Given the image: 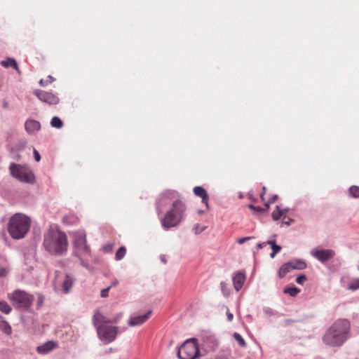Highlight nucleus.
<instances>
[{
	"mask_svg": "<svg viewBox=\"0 0 359 359\" xmlns=\"http://www.w3.org/2000/svg\"><path fill=\"white\" fill-rule=\"evenodd\" d=\"M43 246L50 255L62 256L68 248L67 235L58 229L51 227L44 234Z\"/></svg>",
	"mask_w": 359,
	"mask_h": 359,
	"instance_id": "1",
	"label": "nucleus"
},
{
	"mask_svg": "<svg viewBox=\"0 0 359 359\" xmlns=\"http://www.w3.org/2000/svg\"><path fill=\"white\" fill-rule=\"evenodd\" d=\"M350 328L348 320L338 319L327 329L323 341L330 346H341L349 338Z\"/></svg>",
	"mask_w": 359,
	"mask_h": 359,
	"instance_id": "2",
	"label": "nucleus"
},
{
	"mask_svg": "<svg viewBox=\"0 0 359 359\" xmlns=\"http://www.w3.org/2000/svg\"><path fill=\"white\" fill-rule=\"evenodd\" d=\"M30 225L31 219L29 217L22 213H15L9 220L8 231L13 239L19 240L27 235Z\"/></svg>",
	"mask_w": 359,
	"mask_h": 359,
	"instance_id": "3",
	"label": "nucleus"
},
{
	"mask_svg": "<svg viewBox=\"0 0 359 359\" xmlns=\"http://www.w3.org/2000/svg\"><path fill=\"white\" fill-rule=\"evenodd\" d=\"M184 203L176 199L172 203V208L168 210L164 217L161 219V224L165 229L177 226L184 218L186 211Z\"/></svg>",
	"mask_w": 359,
	"mask_h": 359,
	"instance_id": "4",
	"label": "nucleus"
},
{
	"mask_svg": "<svg viewBox=\"0 0 359 359\" xmlns=\"http://www.w3.org/2000/svg\"><path fill=\"white\" fill-rule=\"evenodd\" d=\"M7 297L15 309L23 311H28L34 300V295L20 289L8 293Z\"/></svg>",
	"mask_w": 359,
	"mask_h": 359,
	"instance_id": "5",
	"label": "nucleus"
},
{
	"mask_svg": "<svg viewBox=\"0 0 359 359\" xmlns=\"http://www.w3.org/2000/svg\"><path fill=\"white\" fill-rule=\"evenodd\" d=\"M9 170L11 176L22 182L29 184H34L35 182V176L33 172L27 167L11 163L9 166Z\"/></svg>",
	"mask_w": 359,
	"mask_h": 359,
	"instance_id": "6",
	"label": "nucleus"
},
{
	"mask_svg": "<svg viewBox=\"0 0 359 359\" xmlns=\"http://www.w3.org/2000/svg\"><path fill=\"white\" fill-rule=\"evenodd\" d=\"M198 355L199 349L195 339L185 341L177 351L180 359H196Z\"/></svg>",
	"mask_w": 359,
	"mask_h": 359,
	"instance_id": "7",
	"label": "nucleus"
},
{
	"mask_svg": "<svg viewBox=\"0 0 359 359\" xmlns=\"http://www.w3.org/2000/svg\"><path fill=\"white\" fill-rule=\"evenodd\" d=\"M74 247L75 249V255H88L90 250L87 245L86 235L83 231H78L74 233Z\"/></svg>",
	"mask_w": 359,
	"mask_h": 359,
	"instance_id": "8",
	"label": "nucleus"
},
{
	"mask_svg": "<svg viewBox=\"0 0 359 359\" xmlns=\"http://www.w3.org/2000/svg\"><path fill=\"white\" fill-rule=\"evenodd\" d=\"M97 332L99 339L104 344L111 343L115 340L118 332V327L108 325H100L97 326Z\"/></svg>",
	"mask_w": 359,
	"mask_h": 359,
	"instance_id": "9",
	"label": "nucleus"
},
{
	"mask_svg": "<svg viewBox=\"0 0 359 359\" xmlns=\"http://www.w3.org/2000/svg\"><path fill=\"white\" fill-rule=\"evenodd\" d=\"M310 254L322 264H325L335 256V252L330 249L318 250L314 248L311 250Z\"/></svg>",
	"mask_w": 359,
	"mask_h": 359,
	"instance_id": "10",
	"label": "nucleus"
},
{
	"mask_svg": "<svg viewBox=\"0 0 359 359\" xmlns=\"http://www.w3.org/2000/svg\"><path fill=\"white\" fill-rule=\"evenodd\" d=\"M177 196V192L173 190H168L163 192L156 202V210L158 212V213L161 212V206H163L168 201L176 198Z\"/></svg>",
	"mask_w": 359,
	"mask_h": 359,
	"instance_id": "11",
	"label": "nucleus"
},
{
	"mask_svg": "<svg viewBox=\"0 0 359 359\" xmlns=\"http://www.w3.org/2000/svg\"><path fill=\"white\" fill-rule=\"evenodd\" d=\"M34 93L43 102L48 104H57L59 103L60 99L52 93L36 90Z\"/></svg>",
	"mask_w": 359,
	"mask_h": 359,
	"instance_id": "12",
	"label": "nucleus"
},
{
	"mask_svg": "<svg viewBox=\"0 0 359 359\" xmlns=\"http://www.w3.org/2000/svg\"><path fill=\"white\" fill-rule=\"evenodd\" d=\"M151 314V311H149L143 315L130 317L128 322V325L130 327L141 325L149 318Z\"/></svg>",
	"mask_w": 359,
	"mask_h": 359,
	"instance_id": "13",
	"label": "nucleus"
},
{
	"mask_svg": "<svg viewBox=\"0 0 359 359\" xmlns=\"http://www.w3.org/2000/svg\"><path fill=\"white\" fill-rule=\"evenodd\" d=\"M25 128L27 133L34 134L41 129V123L34 119H27L25 123Z\"/></svg>",
	"mask_w": 359,
	"mask_h": 359,
	"instance_id": "14",
	"label": "nucleus"
},
{
	"mask_svg": "<svg viewBox=\"0 0 359 359\" xmlns=\"http://www.w3.org/2000/svg\"><path fill=\"white\" fill-rule=\"evenodd\" d=\"M93 323L95 328L100 325L110 324V319L102 314L98 310L95 311L93 317Z\"/></svg>",
	"mask_w": 359,
	"mask_h": 359,
	"instance_id": "15",
	"label": "nucleus"
},
{
	"mask_svg": "<svg viewBox=\"0 0 359 359\" xmlns=\"http://www.w3.org/2000/svg\"><path fill=\"white\" fill-rule=\"evenodd\" d=\"M57 343L53 341H48L37 346L36 351L39 354H47L57 347Z\"/></svg>",
	"mask_w": 359,
	"mask_h": 359,
	"instance_id": "16",
	"label": "nucleus"
},
{
	"mask_svg": "<svg viewBox=\"0 0 359 359\" xmlns=\"http://www.w3.org/2000/svg\"><path fill=\"white\" fill-rule=\"evenodd\" d=\"M193 191L196 196L202 198V203H204L207 208H208L209 196L206 190L202 187L197 186L194 188Z\"/></svg>",
	"mask_w": 359,
	"mask_h": 359,
	"instance_id": "17",
	"label": "nucleus"
},
{
	"mask_svg": "<svg viewBox=\"0 0 359 359\" xmlns=\"http://www.w3.org/2000/svg\"><path fill=\"white\" fill-rule=\"evenodd\" d=\"M245 281V276L243 273H237L233 277V284L234 289L236 291H239L242 287L243 286V284Z\"/></svg>",
	"mask_w": 359,
	"mask_h": 359,
	"instance_id": "18",
	"label": "nucleus"
},
{
	"mask_svg": "<svg viewBox=\"0 0 359 359\" xmlns=\"http://www.w3.org/2000/svg\"><path fill=\"white\" fill-rule=\"evenodd\" d=\"M74 284V278L70 275L64 276L62 281V288L65 293H68Z\"/></svg>",
	"mask_w": 359,
	"mask_h": 359,
	"instance_id": "19",
	"label": "nucleus"
},
{
	"mask_svg": "<svg viewBox=\"0 0 359 359\" xmlns=\"http://www.w3.org/2000/svg\"><path fill=\"white\" fill-rule=\"evenodd\" d=\"M292 270H304L307 268L306 262L302 259H294L290 261Z\"/></svg>",
	"mask_w": 359,
	"mask_h": 359,
	"instance_id": "20",
	"label": "nucleus"
},
{
	"mask_svg": "<svg viewBox=\"0 0 359 359\" xmlns=\"http://www.w3.org/2000/svg\"><path fill=\"white\" fill-rule=\"evenodd\" d=\"M1 65L3 66L4 67H12L13 68H14L19 74L20 73V71L19 69V67H18V63L16 62V60L13 58H11V57H7L6 60H2L1 62H0Z\"/></svg>",
	"mask_w": 359,
	"mask_h": 359,
	"instance_id": "21",
	"label": "nucleus"
},
{
	"mask_svg": "<svg viewBox=\"0 0 359 359\" xmlns=\"http://www.w3.org/2000/svg\"><path fill=\"white\" fill-rule=\"evenodd\" d=\"M292 270L290 262L283 264L278 270V276L280 278H284L287 273Z\"/></svg>",
	"mask_w": 359,
	"mask_h": 359,
	"instance_id": "22",
	"label": "nucleus"
},
{
	"mask_svg": "<svg viewBox=\"0 0 359 359\" xmlns=\"http://www.w3.org/2000/svg\"><path fill=\"white\" fill-rule=\"evenodd\" d=\"M0 330L7 335H10L12 333L11 326L4 319L0 321Z\"/></svg>",
	"mask_w": 359,
	"mask_h": 359,
	"instance_id": "23",
	"label": "nucleus"
},
{
	"mask_svg": "<svg viewBox=\"0 0 359 359\" xmlns=\"http://www.w3.org/2000/svg\"><path fill=\"white\" fill-rule=\"evenodd\" d=\"M12 311L11 306L5 301H0V311L9 314Z\"/></svg>",
	"mask_w": 359,
	"mask_h": 359,
	"instance_id": "24",
	"label": "nucleus"
},
{
	"mask_svg": "<svg viewBox=\"0 0 359 359\" xmlns=\"http://www.w3.org/2000/svg\"><path fill=\"white\" fill-rule=\"evenodd\" d=\"M50 125L53 128L60 129L63 126V123L59 117L54 116L50 121Z\"/></svg>",
	"mask_w": 359,
	"mask_h": 359,
	"instance_id": "25",
	"label": "nucleus"
},
{
	"mask_svg": "<svg viewBox=\"0 0 359 359\" xmlns=\"http://www.w3.org/2000/svg\"><path fill=\"white\" fill-rule=\"evenodd\" d=\"M299 292H300V290L296 287H285L283 290V292L285 294H288L291 297H295Z\"/></svg>",
	"mask_w": 359,
	"mask_h": 359,
	"instance_id": "26",
	"label": "nucleus"
},
{
	"mask_svg": "<svg viewBox=\"0 0 359 359\" xmlns=\"http://www.w3.org/2000/svg\"><path fill=\"white\" fill-rule=\"evenodd\" d=\"M271 217L275 221L278 220L281 217H283V211H281L279 205L276 207V210L273 211L271 213Z\"/></svg>",
	"mask_w": 359,
	"mask_h": 359,
	"instance_id": "27",
	"label": "nucleus"
},
{
	"mask_svg": "<svg viewBox=\"0 0 359 359\" xmlns=\"http://www.w3.org/2000/svg\"><path fill=\"white\" fill-rule=\"evenodd\" d=\"M348 194L350 196L353 198H359V187L358 186H351L348 189Z\"/></svg>",
	"mask_w": 359,
	"mask_h": 359,
	"instance_id": "28",
	"label": "nucleus"
},
{
	"mask_svg": "<svg viewBox=\"0 0 359 359\" xmlns=\"http://www.w3.org/2000/svg\"><path fill=\"white\" fill-rule=\"evenodd\" d=\"M126 249L125 247L122 246V247L119 248L115 255L116 260L119 261V260L122 259L124 257V256L126 255Z\"/></svg>",
	"mask_w": 359,
	"mask_h": 359,
	"instance_id": "29",
	"label": "nucleus"
},
{
	"mask_svg": "<svg viewBox=\"0 0 359 359\" xmlns=\"http://www.w3.org/2000/svg\"><path fill=\"white\" fill-rule=\"evenodd\" d=\"M347 288L350 290H356L359 289V278L352 280L348 285Z\"/></svg>",
	"mask_w": 359,
	"mask_h": 359,
	"instance_id": "30",
	"label": "nucleus"
},
{
	"mask_svg": "<svg viewBox=\"0 0 359 359\" xmlns=\"http://www.w3.org/2000/svg\"><path fill=\"white\" fill-rule=\"evenodd\" d=\"M233 338L239 344V345L241 346H242V347L246 346V342L245 341L244 339L242 337V336L240 334H238L237 332H234Z\"/></svg>",
	"mask_w": 359,
	"mask_h": 359,
	"instance_id": "31",
	"label": "nucleus"
},
{
	"mask_svg": "<svg viewBox=\"0 0 359 359\" xmlns=\"http://www.w3.org/2000/svg\"><path fill=\"white\" fill-rule=\"evenodd\" d=\"M55 81V79L52 76H48L46 79H41L39 81V84L41 86H46L48 83H52Z\"/></svg>",
	"mask_w": 359,
	"mask_h": 359,
	"instance_id": "32",
	"label": "nucleus"
},
{
	"mask_svg": "<svg viewBox=\"0 0 359 359\" xmlns=\"http://www.w3.org/2000/svg\"><path fill=\"white\" fill-rule=\"evenodd\" d=\"M220 287H221V290H222V294L225 297H228L230 292H229V290L227 287L226 283L225 282H224V281L221 282L220 283Z\"/></svg>",
	"mask_w": 359,
	"mask_h": 359,
	"instance_id": "33",
	"label": "nucleus"
},
{
	"mask_svg": "<svg viewBox=\"0 0 359 359\" xmlns=\"http://www.w3.org/2000/svg\"><path fill=\"white\" fill-rule=\"evenodd\" d=\"M123 316L122 313H118L116 316L110 319V324L118 323Z\"/></svg>",
	"mask_w": 359,
	"mask_h": 359,
	"instance_id": "34",
	"label": "nucleus"
},
{
	"mask_svg": "<svg viewBox=\"0 0 359 359\" xmlns=\"http://www.w3.org/2000/svg\"><path fill=\"white\" fill-rule=\"evenodd\" d=\"M307 280V277L304 274H302L297 277L296 282L297 284L303 285L304 283Z\"/></svg>",
	"mask_w": 359,
	"mask_h": 359,
	"instance_id": "35",
	"label": "nucleus"
},
{
	"mask_svg": "<svg viewBox=\"0 0 359 359\" xmlns=\"http://www.w3.org/2000/svg\"><path fill=\"white\" fill-rule=\"evenodd\" d=\"M248 207L250 209L253 210L254 211L257 212H264V209L263 208H261V207H259V206H255L252 204L248 205Z\"/></svg>",
	"mask_w": 359,
	"mask_h": 359,
	"instance_id": "36",
	"label": "nucleus"
},
{
	"mask_svg": "<svg viewBox=\"0 0 359 359\" xmlns=\"http://www.w3.org/2000/svg\"><path fill=\"white\" fill-rule=\"evenodd\" d=\"M109 290L110 287L109 286L104 289H102L100 292V296L103 298L107 297L109 296Z\"/></svg>",
	"mask_w": 359,
	"mask_h": 359,
	"instance_id": "37",
	"label": "nucleus"
},
{
	"mask_svg": "<svg viewBox=\"0 0 359 359\" xmlns=\"http://www.w3.org/2000/svg\"><path fill=\"white\" fill-rule=\"evenodd\" d=\"M44 301V297L42 294H39L36 301V305L38 307L41 306Z\"/></svg>",
	"mask_w": 359,
	"mask_h": 359,
	"instance_id": "38",
	"label": "nucleus"
},
{
	"mask_svg": "<svg viewBox=\"0 0 359 359\" xmlns=\"http://www.w3.org/2000/svg\"><path fill=\"white\" fill-rule=\"evenodd\" d=\"M8 273V270L6 268H4V267L0 268V278L6 277Z\"/></svg>",
	"mask_w": 359,
	"mask_h": 359,
	"instance_id": "39",
	"label": "nucleus"
},
{
	"mask_svg": "<svg viewBox=\"0 0 359 359\" xmlns=\"http://www.w3.org/2000/svg\"><path fill=\"white\" fill-rule=\"evenodd\" d=\"M253 237L248 236V237H243L238 239L237 242L238 244L241 245L244 243L246 241H249L252 239Z\"/></svg>",
	"mask_w": 359,
	"mask_h": 359,
	"instance_id": "40",
	"label": "nucleus"
},
{
	"mask_svg": "<svg viewBox=\"0 0 359 359\" xmlns=\"http://www.w3.org/2000/svg\"><path fill=\"white\" fill-rule=\"evenodd\" d=\"M294 222V220L293 219L289 218L287 221H283L281 222V225L280 226H288L291 225V224L293 223Z\"/></svg>",
	"mask_w": 359,
	"mask_h": 359,
	"instance_id": "41",
	"label": "nucleus"
},
{
	"mask_svg": "<svg viewBox=\"0 0 359 359\" xmlns=\"http://www.w3.org/2000/svg\"><path fill=\"white\" fill-rule=\"evenodd\" d=\"M34 156L36 161L39 162L41 160L40 154L36 149H34Z\"/></svg>",
	"mask_w": 359,
	"mask_h": 359,
	"instance_id": "42",
	"label": "nucleus"
},
{
	"mask_svg": "<svg viewBox=\"0 0 359 359\" xmlns=\"http://www.w3.org/2000/svg\"><path fill=\"white\" fill-rule=\"evenodd\" d=\"M271 249L273 252H276V253H278L281 250V246L277 244L273 245Z\"/></svg>",
	"mask_w": 359,
	"mask_h": 359,
	"instance_id": "43",
	"label": "nucleus"
},
{
	"mask_svg": "<svg viewBox=\"0 0 359 359\" xmlns=\"http://www.w3.org/2000/svg\"><path fill=\"white\" fill-rule=\"evenodd\" d=\"M264 312L269 316H272L273 314V311L271 308L266 307L264 309Z\"/></svg>",
	"mask_w": 359,
	"mask_h": 359,
	"instance_id": "44",
	"label": "nucleus"
},
{
	"mask_svg": "<svg viewBox=\"0 0 359 359\" xmlns=\"http://www.w3.org/2000/svg\"><path fill=\"white\" fill-rule=\"evenodd\" d=\"M226 317H227V320L229 322H231L233 318V313L229 312V310H227V311H226Z\"/></svg>",
	"mask_w": 359,
	"mask_h": 359,
	"instance_id": "45",
	"label": "nucleus"
},
{
	"mask_svg": "<svg viewBox=\"0 0 359 359\" xmlns=\"http://www.w3.org/2000/svg\"><path fill=\"white\" fill-rule=\"evenodd\" d=\"M266 245H270L272 248L273 245H276V241L274 240H269L266 242Z\"/></svg>",
	"mask_w": 359,
	"mask_h": 359,
	"instance_id": "46",
	"label": "nucleus"
},
{
	"mask_svg": "<svg viewBox=\"0 0 359 359\" xmlns=\"http://www.w3.org/2000/svg\"><path fill=\"white\" fill-rule=\"evenodd\" d=\"M266 245V242H263V243H258L257 245V248L258 250L259 249H262L264 247H265Z\"/></svg>",
	"mask_w": 359,
	"mask_h": 359,
	"instance_id": "47",
	"label": "nucleus"
},
{
	"mask_svg": "<svg viewBox=\"0 0 359 359\" xmlns=\"http://www.w3.org/2000/svg\"><path fill=\"white\" fill-rule=\"evenodd\" d=\"M278 198V196L277 195H273L269 200V202L270 203H273L276 201V200Z\"/></svg>",
	"mask_w": 359,
	"mask_h": 359,
	"instance_id": "48",
	"label": "nucleus"
},
{
	"mask_svg": "<svg viewBox=\"0 0 359 359\" xmlns=\"http://www.w3.org/2000/svg\"><path fill=\"white\" fill-rule=\"evenodd\" d=\"M118 280H114L111 283V285L109 286L110 287V289L114 286H116V285H118Z\"/></svg>",
	"mask_w": 359,
	"mask_h": 359,
	"instance_id": "49",
	"label": "nucleus"
},
{
	"mask_svg": "<svg viewBox=\"0 0 359 359\" xmlns=\"http://www.w3.org/2000/svg\"><path fill=\"white\" fill-rule=\"evenodd\" d=\"M262 194H261L260 197L262 198V201H264V194L266 192V187H263L262 188Z\"/></svg>",
	"mask_w": 359,
	"mask_h": 359,
	"instance_id": "50",
	"label": "nucleus"
},
{
	"mask_svg": "<svg viewBox=\"0 0 359 359\" xmlns=\"http://www.w3.org/2000/svg\"><path fill=\"white\" fill-rule=\"evenodd\" d=\"M281 211H283V217H286V214L289 211V209L288 208L281 209Z\"/></svg>",
	"mask_w": 359,
	"mask_h": 359,
	"instance_id": "51",
	"label": "nucleus"
},
{
	"mask_svg": "<svg viewBox=\"0 0 359 359\" xmlns=\"http://www.w3.org/2000/svg\"><path fill=\"white\" fill-rule=\"evenodd\" d=\"M270 204L271 203L269 201L264 204V208H263L264 209V211L269 209Z\"/></svg>",
	"mask_w": 359,
	"mask_h": 359,
	"instance_id": "52",
	"label": "nucleus"
},
{
	"mask_svg": "<svg viewBox=\"0 0 359 359\" xmlns=\"http://www.w3.org/2000/svg\"><path fill=\"white\" fill-rule=\"evenodd\" d=\"M276 254H277V253H276V252H273V251L272 250V252H271V254H270V257H271V258H274V257H275V256L276 255Z\"/></svg>",
	"mask_w": 359,
	"mask_h": 359,
	"instance_id": "53",
	"label": "nucleus"
},
{
	"mask_svg": "<svg viewBox=\"0 0 359 359\" xmlns=\"http://www.w3.org/2000/svg\"><path fill=\"white\" fill-rule=\"evenodd\" d=\"M81 264L86 268H88V265L86 264L82 259H81Z\"/></svg>",
	"mask_w": 359,
	"mask_h": 359,
	"instance_id": "54",
	"label": "nucleus"
},
{
	"mask_svg": "<svg viewBox=\"0 0 359 359\" xmlns=\"http://www.w3.org/2000/svg\"><path fill=\"white\" fill-rule=\"evenodd\" d=\"M249 198L254 202L256 201V199L254 198V196L252 195H249Z\"/></svg>",
	"mask_w": 359,
	"mask_h": 359,
	"instance_id": "55",
	"label": "nucleus"
},
{
	"mask_svg": "<svg viewBox=\"0 0 359 359\" xmlns=\"http://www.w3.org/2000/svg\"><path fill=\"white\" fill-rule=\"evenodd\" d=\"M58 278H59V275L57 274L56 278H55V284H56L58 282Z\"/></svg>",
	"mask_w": 359,
	"mask_h": 359,
	"instance_id": "56",
	"label": "nucleus"
},
{
	"mask_svg": "<svg viewBox=\"0 0 359 359\" xmlns=\"http://www.w3.org/2000/svg\"><path fill=\"white\" fill-rule=\"evenodd\" d=\"M4 107L5 108L8 107V103L5 102L4 103Z\"/></svg>",
	"mask_w": 359,
	"mask_h": 359,
	"instance_id": "57",
	"label": "nucleus"
},
{
	"mask_svg": "<svg viewBox=\"0 0 359 359\" xmlns=\"http://www.w3.org/2000/svg\"><path fill=\"white\" fill-rule=\"evenodd\" d=\"M1 320H4V317H3L2 316H1V315H0V321H1Z\"/></svg>",
	"mask_w": 359,
	"mask_h": 359,
	"instance_id": "58",
	"label": "nucleus"
},
{
	"mask_svg": "<svg viewBox=\"0 0 359 359\" xmlns=\"http://www.w3.org/2000/svg\"><path fill=\"white\" fill-rule=\"evenodd\" d=\"M203 212V211H202V210L198 211L199 214H202Z\"/></svg>",
	"mask_w": 359,
	"mask_h": 359,
	"instance_id": "59",
	"label": "nucleus"
},
{
	"mask_svg": "<svg viewBox=\"0 0 359 359\" xmlns=\"http://www.w3.org/2000/svg\"><path fill=\"white\" fill-rule=\"evenodd\" d=\"M161 260L163 262H165V258H162Z\"/></svg>",
	"mask_w": 359,
	"mask_h": 359,
	"instance_id": "60",
	"label": "nucleus"
}]
</instances>
